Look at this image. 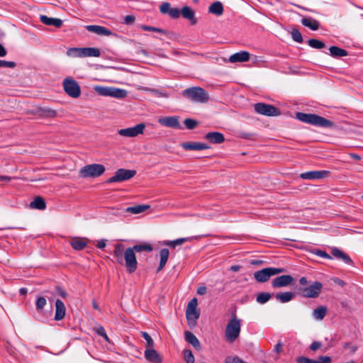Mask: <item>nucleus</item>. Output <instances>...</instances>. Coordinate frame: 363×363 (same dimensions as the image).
Masks as SVG:
<instances>
[{
    "mask_svg": "<svg viewBox=\"0 0 363 363\" xmlns=\"http://www.w3.org/2000/svg\"><path fill=\"white\" fill-rule=\"evenodd\" d=\"M153 250L152 246L147 242L135 245L132 247H128L124 252L125 266L129 273H133L136 271L138 267V262L135 257V252H140L142 251L152 252Z\"/></svg>",
    "mask_w": 363,
    "mask_h": 363,
    "instance_id": "1",
    "label": "nucleus"
},
{
    "mask_svg": "<svg viewBox=\"0 0 363 363\" xmlns=\"http://www.w3.org/2000/svg\"><path fill=\"white\" fill-rule=\"evenodd\" d=\"M296 118L301 122L321 128H333L334 123L324 117L313 113L297 112Z\"/></svg>",
    "mask_w": 363,
    "mask_h": 363,
    "instance_id": "2",
    "label": "nucleus"
},
{
    "mask_svg": "<svg viewBox=\"0 0 363 363\" xmlns=\"http://www.w3.org/2000/svg\"><path fill=\"white\" fill-rule=\"evenodd\" d=\"M240 331L241 320L233 313L225 326V340L230 343L234 342L240 336Z\"/></svg>",
    "mask_w": 363,
    "mask_h": 363,
    "instance_id": "3",
    "label": "nucleus"
},
{
    "mask_svg": "<svg viewBox=\"0 0 363 363\" xmlns=\"http://www.w3.org/2000/svg\"><path fill=\"white\" fill-rule=\"evenodd\" d=\"M197 306L198 301L196 298H194L189 302L186 309V318L190 328L196 326V321L200 315V313L197 310Z\"/></svg>",
    "mask_w": 363,
    "mask_h": 363,
    "instance_id": "4",
    "label": "nucleus"
},
{
    "mask_svg": "<svg viewBox=\"0 0 363 363\" xmlns=\"http://www.w3.org/2000/svg\"><path fill=\"white\" fill-rule=\"evenodd\" d=\"M322 288V283L315 281L309 286L298 287L297 294L305 298H316L320 294Z\"/></svg>",
    "mask_w": 363,
    "mask_h": 363,
    "instance_id": "5",
    "label": "nucleus"
},
{
    "mask_svg": "<svg viewBox=\"0 0 363 363\" xmlns=\"http://www.w3.org/2000/svg\"><path fill=\"white\" fill-rule=\"evenodd\" d=\"M284 268L267 267L254 273V278L257 282L264 283L267 281L271 277L285 272Z\"/></svg>",
    "mask_w": 363,
    "mask_h": 363,
    "instance_id": "6",
    "label": "nucleus"
},
{
    "mask_svg": "<svg viewBox=\"0 0 363 363\" xmlns=\"http://www.w3.org/2000/svg\"><path fill=\"white\" fill-rule=\"evenodd\" d=\"M105 172V167L101 164H91L84 166L80 169V175L83 178L98 177Z\"/></svg>",
    "mask_w": 363,
    "mask_h": 363,
    "instance_id": "7",
    "label": "nucleus"
},
{
    "mask_svg": "<svg viewBox=\"0 0 363 363\" xmlns=\"http://www.w3.org/2000/svg\"><path fill=\"white\" fill-rule=\"evenodd\" d=\"M182 96L189 100L196 102L204 101V90L201 87H191L182 92Z\"/></svg>",
    "mask_w": 363,
    "mask_h": 363,
    "instance_id": "8",
    "label": "nucleus"
},
{
    "mask_svg": "<svg viewBox=\"0 0 363 363\" xmlns=\"http://www.w3.org/2000/svg\"><path fill=\"white\" fill-rule=\"evenodd\" d=\"M136 174L135 170L119 169L114 175L107 180V183L123 182L130 179Z\"/></svg>",
    "mask_w": 363,
    "mask_h": 363,
    "instance_id": "9",
    "label": "nucleus"
},
{
    "mask_svg": "<svg viewBox=\"0 0 363 363\" xmlns=\"http://www.w3.org/2000/svg\"><path fill=\"white\" fill-rule=\"evenodd\" d=\"M254 108L256 113L267 116H276L280 114L279 108L264 103L255 104Z\"/></svg>",
    "mask_w": 363,
    "mask_h": 363,
    "instance_id": "10",
    "label": "nucleus"
},
{
    "mask_svg": "<svg viewBox=\"0 0 363 363\" xmlns=\"http://www.w3.org/2000/svg\"><path fill=\"white\" fill-rule=\"evenodd\" d=\"M63 88L65 93L72 98H78L81 94L79 85L72 79H65L63 81Z\"/></svg>",
    "mask_w": 363,
    "mask_h": 363,
    "instance_id": "11",
    "label": "nucleus"
},
{
    "mask_svg": "<svg viewBox=\"0 0 363 363\" xmlns=\"http://www.w3.org/2000/svg\"><path fill=\"white\" fill-rule=\"evenodd\" d=\"M145 125L143 123H139L134 127H130L128 128L120 129L118 133L120 135L123 137L133 138L136 137L140 134H143L145 130Z\"/></svg>",
    "mask_w": 363,
    "mask_h": 363,
    "instance_id": "12",
    "label": "nucleus"
},
{
    "mask_svg": "<svg viewBox=\"0 0 363 363\" xmlns=\"http://www.w3.org/2000/svg\"><path fill=\"white\" fill-rule=\"evenodd\" d=\"M158 123L164 127L183 129L179 121V117L177 116H165L161 117L158 119Z\"/></svg>",
    "mask_w": 363,
    "mask_h": 363,
    "instance_id": "13",
    "label": "nucleus"
},
{
    "mask_svg": "<svg viewBox=\"0 0 363 363\" xmlns=\"http://www.w3.org/2000/svg\"><path fill=\"white\" fill-rule=\"evenodd\" d=\"M330 172L325 170L311 171L301 173L300 177L307 180H318L328 177Z\"/></svg>",
    "mask_w": 363,
    "mask_h": 363,
    "instance_id": "14",
    "label": "nucleus"
},
{
    "mask_svg": "<svg viewBox=\"0 0 363 363\" xmlns=\"http://www.w3.org/2000/svg\"><path fill=\"white\" fill-rule=\"evenodd\" d=\"M33 113L41 118H55L57 116V111L49 107H37Z\"/></svg>",
    "mask_w": 363,
    "mask_h": 363,
    "instance_id": "15",
    "label": "nucleus"
},
{
    "mask_svg": "<svg viewBox=\"0 0 363 363\" xmlns=\"http://www.w3.org/2000/svg\"><path fill=\"white\" fill-rule=\"evenodd\" d=\"M294 280L291 275H281L274 279L272 285L274 288L284 287L291 284Z\"/></svg>",
    "mask_w": 363,
    "mask_h": 363,
    "instance_id": "16",
    "label": "nucleus"
},
{
    "mask_svg": "<svg viewBox=\"0 0 363 363\" xmlns=\"http://www.w3.org/2000/svg\"><path fill=\"white\" fill-rule=\"evenodd\" d=\"M125 250L124 248V245L121 243H116L114 245V249L113 251V256L114 260L118 264L123 265L125 264V259H124V252Z\"/></svg>",
    "mask_w": 363,
    "mask_h": 363,
    "instance_id": "17",
    "label": "nucleus"
},
{
    "mask_svg": "<svg viewBox=\"0 0 363 363\" xmlns=\"http://www.w3.org/2000/svg\"><path fill=\"white\" fill-rule=\"evenodd\" d=\"M145 359L152 363H162V357L153 349V347L146 348L145 351Z\"/></svg>",
    "mask_w": 363,
    "mask_h": 363,
    "instance_id": "18",
    "label": "nucleus"
},
{
    "mask_svg": "<svg viewBox=\"0 0 363 363\" xmlns=\"http://www.w3.org/2000/svg\"><path fill=\"white\" fill-rule=\"evenodd\" d=\"M86 28L88 31L96 33L99 35L109 36L113 34L112 31L106 28L101 26L90 25L86 26Z\"/></svg>",
    "mask_w": 363,
    "mask_h": 363,
    "instance_id": "19",
    "label": "nucleus"
},
{
    "mask_svg": "<svg viewBox=\"0 0 363 363\" xmlns=\"http://www.w3.org/2000/svg\"><path fill=\"white\" fill-rule=\"evenodd\" d=\"M66 313V308L64 303L60 300L57 299L55 301V320H62Z\"/></svg>",
    "mask_w": 363,
    "mask_h": 363,
    "instance_id": "20",
    "label": "nucleus"
},
{
    "mask_svg": "<svg viewBox=\"0 0 363 363\" xmlns=\"http://www.w3.org/2000/svg\"><path fill=\"white\" fill-rule=\"evenodd\" d=\"M250 55L247 51H241L230 55L229 61L232 63L244 62L250 60Z\"/></svg>",
    "mask_w": 363,
    "mask_h": 363,
    "instance_id": "21",
    "label": "nucleus"
},
{
    "mask_svg": "<svg viewBox=\"0 0 363 363\" xmlns=\"http://www.w3.org/2000/svg\"><path fill=\"white\" fill-rule=\"evenodd\" d=\"M206 139L211 143L220 144L224 142L223 134L219 132H210L206 134Z\"/></svg>",
    "mask_w": 363,
    "mask_h": 363,
    "instance_id": "22",
    "label": "nucleus"
},
{
    "mask_svg": "<svg viewBox=\"0 0 363 363\" xmlns=\"http://www.w3.org/2000/svg\"><path fill=\"white\" fill-rule=\"evenodd\" d=\"M40 19L43 23L47 26H53L56 28H60L62 25V21L60 18H54L42 15L40 16Z\"/></svg>",
    "mask_w": 363,
    "mask_h": 363,
    "instance_id": "23",
    "label": "nucleus"
},
{
    "mask_svg": "<svg viewBox=\"0 0 363 363\" xmlns=\"http://www.w3.org/2000/svg\"><path fill=\"white\" fill-rule=\"evenodd\" d=\"M182 147L185 150H203L204 143L199 142H185L181 144Z\"/></svg>",
    "mask_w": 363,
    "mask_h": 363,
    "instance_id": "24",
    "label": "nucleus"
},
{
    "mask_svg": "<svg viewBox=\"0 0 363 363\" xmlns=\"http://www.w3.org/2000/svg\"><path fill=\"white\" fill-rule=\"evenodd\" d=\"M185 340L191 345L195 349L200 350L201 345L198 338L191 332L185 331L184 333Z\"/></svg>",
    "mask_w": 363,
    "mask_h": 363,
    "instance_id": "25",
    "label": "nucleus"
},
{
    "mask_svg": "<svg viewBox=\"0 0 363 363\" xmlns=\"http://www.w3.org/2000/svg\"><path fill=\"white\" fill-rule=\"evenodd\" d=\"M88 241L86 238H75L71 240L70 245L74 250H82L86 246Z\"/></svg>",
    "mask_w": 363,
    "mask_h": 363,
    "instance_id": "26",
    "label": "nucleus"
},
{
    "mask_svg": "<svg viewBox=\"0 0 363 363\" xmlns=\"http://www.w3.org/2000/svg\"><path fill=\"white\" fill-rule=\"evenodd\" d=\"M184 18H186L191 21L192 25L195 24L196 21L194 18V11L189 6H184L181 9V14Z\"/></svg>",
    "mask_w": 363,
    "mask_h": 363,
    "instance_id": "27",
    "label": "nucleus"
},
{
    "mask_svg": "<svg viewBox=\"0 0 363 363\" xmlns=\"http://www.w3.org/2000/svg\"><path fill=\"white\" fill-rule=\"evenodd\" d=\"M208 12L216 15V16H221L223 13V6L222 3L220 1L213 2L208 7Z\"/></svg>",
    "mask_w": 363,
    "mask_h": 363,
    "instance_id": "28",
    "label": "nucleus"
},
{
    "mask_svg": "<svg viewBox=\"0 0 363 363\" xmlns=\"http://www.w3.org/2000/svg\"><path fill=\"white\" fill-rule=\"evenodd\" d=\"M301 23L309 28H311L312 30H317L319 28L320 23L319 22L313 19L312 18H303L301 19Z\"/></svg>",
    "mask_w": 363,
    "mask_h": 363,
    "instance_id": "29",
    "label": "nucleus"
},
{
    "mask_svg": "<svg viewBox=\"0 0 363 363\" xmlns=\"http://www.w3.org/2000/svg\"><path fill=\"white\" fill-rule=\"evenodd\" d=\"M330 55L335 58L345 57L348 55V52L346 50L340 48L337 46H331L329 48Z\"/></svg>",
    "mask_w": 363,
    "mask_h": 363,
    "instance_id": "30",
    "label": "nucleus"
},
{
    "mask_svg": "<svg viewBox=\"0 0 363 363\" xmlns=\"http://www.w3.org/2000/svg\"><path fill=\"white\" fill-rule=\"evenodd\" d=\"M169 250L167 248H163L160 252V265L157 269V272H160L162 270L164 267L165 266L168 258H169Z\"/></svg>",
    "mask_w": 363,
    "mask_h": 363,
    "instance_id": "31",
    "label": "nucleus"
},
{
    "mask_svg": "<svg viewBox=\"0 0 363 363\" xmlns=\"http://www.w3.org/2000/svg\"><path fill=\"white\" fill-rule=\"evenodd\" d=\"M30 208L44 210L46 208V203L43 198L41 196H36L30 204Z\"/></svg>",
    "mask_w": 363,
    "mask_h": 363,
    "instance_id": "32",
    "label": "nucleus"
},
{
    "mask_svg": "<svg viewBox=\"0 0 363 363\" xmlns=\"http://www.w3.org/2000/svg\"><path fill=\"white\" fill-rule=\"evenodd\" d=\"M275 297L281 303H287L292 300L294 294L289 291L278 293L276 294Z\"/></svg>",
    "mask_w": 363,
    "mask_h": 363,
    "instance_id": "33",
    "label": "nucleus"
},
{
    "mask_svg": "<svg viewBox=\"0 0 363 363\" xmlns=\"http://www.w3.org/2000/svg\"><path fill=\"white\" fill-rule=\"evenodd\" d=\"M67 55L71 57H84V48H72L67 50Z\"/></svg>",
    "mask_w": 363,
    "mask_h": 363,
    "instance_id": "34",
    "label": "nucleus"
},
{
    "mask_svg": "<svg viewBox=\"0 0 363 363\" xmlns=\"http://www.w3.org/2000/svg\"><path fill=\"white\" fill-rule=\"evenodd\" d=\"M150 208L148 205H136L126 208V212L133 214H138L145 211Z\"/></svg>",
    "mask_w": 363,
    "mask_h": 363,
    "instance_id": "35",
    "label": "nucleus"
},
{
    "mask_svg": "<svg viewBox=\"0 0 363 363\" xmlns=\"http://www.w3.org/2000/svg\"><path fill=\"white\" fill-rule=\"evenodd\" d=\"M327 313V308L325 306H319L313 310V315L317 320H323Z\"/></svg>",
    "mask_w": 363,
    "mask_h": 363,
    "instance_id": "36",
    "label": "nucleus"
},
{
    "mask_svg": "<svg viewBox=\"0 0 363 363\" xmlns=\"http://www.w3.org/2000/svg\"><path fill=\"white\" fill-rule=\"evenodd\" d=\"M101 55V52L96 48H84V57H98Z\"/></svg>",
    "mask_w": 363,
    "mask_h": 363,
    "instance_id": "37",
    "label": "nucleus"
},
{
    "mask_svg": "<svg viewBox=\"0 0 363 363\" xmlns=\"http://www.w3.org/2000/svg\"><path fill=\"white\" fill-rule=\"evenodd\" d=\"M127 96V91L124 89L111 87V96L117 99H123Z\"/></svg>",
    "mask_w": 363,
    "mask_h": 363,
    "instance_id": "38",
    "label": "nucleus"
},
{
    "mask_svg": "<svg viewBox=\"0 0 363 363\" xmlns=\"http://www.w3.org/2000/svg\"><path fill=\"white\" fill-rule=\"evenodd\" d=\"M272 297V294L268 292H262L257 294L256 301L261 304L267 303Z\"/></svg>",
    "mask_w": 363,
    "mask_h": 363,
    "instance_id": "39",
    "label": "nucleus"
},
{
    "mask_svg": "<svg viewBox=\"0 0 363 363\" xmlns=\"http://www.w3.org/2000/svg\"><path fill=\"white\" fill-rule=\"evenodd\" d=\"M308 44L310 47L315 49H322L325 47V44L323 41L313 38L308 40Z\"/></svg>",
    "mask_w": 363,
    "mask_h": 363,
    "instance_id": "40",
    "label": "nucleus"
},
{
    "mask_svg": "<svg viewBox=\"0 0 363 363\" xmlns=\"http://www.w3.org/2000/svg\"><path fill=\"white\" fill-rule=\"evenodd\" d=\"M111 87L96 86L94 90L101 96H110Z\"/></svg>",
    "mask_w": 363,
    "mask_h": 363,
    "instance_id": "41",
    "label": "nucleus"
},
{
    "mask_svg": "<svg viewBox=\"0 0 363 363\" xmlns=\"http://www.w3.org/2000/svg\"><path fill=\"white\" fill-rule=\"evenodd\" d=\"M183 357L186 363H194V357L190 350L185 349L183 351Z\"/></svg>",
    "mask_w": 363,
    "mask_h": 363,
    "instance_id": "42",
    "label": "nucleus"
},
{
    "mask_svg": "<svg viewBox=\"0 0 363 363\" xmlns=\"http://www.w3.org/2000/svg\"><path fill=\"white\" fill-rule=\"evenodd\" d=\"M46 303H47V301H46L45 298H44L43 296L38 297L35 302L36 310L38 312L42 311V310L45 306Z\"/></svg>",
    "mask_w": 363,
    "mask_h": 363,
    "instance_id": "43",
    "label": "nucleus"
},
{
    "mask_svg": "<svg viewBox=\"0 0 363 363\" xmlns=\"http://www.w3.org/2000/svg\"><path fill=\"white\" fill-rule=\"evenodd\" d=\"M184 123L189 130L194 129L199 124L197 121L191 118L185 119Z\"/></svg>",
    "mask_w": 363,
    "mask_h": 363,
    "instance_id": "44",
    "label": "nucleus"
},
{
    "mask_svg": "<svg viewBox=\"0 0 363 363\" xmlns=\"http://www.w3.org/2000/svg\"><path fill=\"white\" fill-rule=\"evenodd\" d=\"M291 37L293 40L297 43H303V37L301 32L297 29H293L291 33Z\"/></svg>",
    "mask_w": 363,
    "mask_h": 363,
    "instance_id": "45",
    "label": "nucleus"
},
{
    "mask_svg": "<svg viewBox=\"0 0 363 363\" xmlns=\"http://www.w3.org/2000/svg\"><path fill=\"white\" fill-rule=\"evenodd\" d=\"M94 331L96 334H98L99 336L103 337L106 341L109 342L108 337L106 335V333L104 327H102V326L96 327L94 328Z\"/></svg>",
    "mask_w": 363,
    "mask_h": 363,
    "instance_id": "46",
    "label": "nucleus"
},
{
    "mask_svg": "<svg viewBox=\"0 0 363 363\" xmlns=\"http://www.w3.org/2000/svg\"><path fill=\"white\" fill-rule=\"evenodd\" d=\"M186 241V238H179V239H177L175 240L168 241V242H165L164 245L174 247L177 245H182Z\"/></svg>",
    "mask_w": 363,
    "mask_h": 363,
    "instance_id": "47",
    "label": "nucleus"
},
{
    "mask_svg": "<svg viewBox=\"0 0 363 363\" xmlns=\"http://www.w3.org/2000/svg\"><path fill=\"white\" fill-rule=\"evenodd\" d=\"M142 336L147 342V348H150V347H154V341L147 333L143 332Z\"/></svg>",
    "mask_w": 363,
    "mask_h": 363,
    "instance_id": "48",
    "label": "nucleus"
},
{
    "mask_svg": "<svg viewBox=\"0 0 363 363\" xmlns=\"http://www.w3.org/2000/svg\"><path fill=\"white\" fill-rule=\"evenodd\" d=\"M141 28L143 30H146V31H154V32H157V33H164V31L162 29L158 28H156V27H152V26H149L143 25V26H141Z\"/></svg>",
    "mask_w": 363,
    "mask_h": 363,
    "instance_id": "49",
    "label": "nucleus"
},
{
    "mask_svg": "<svg viewBox=\"0 0 363 363\" xmlns=\"http://www.w3.org/2000/svg\"><path fill=\"white\" fill-rule=\"evenodd\" d=\"M170 9V4L167 2L162 3L160 7V12L164 14L169 13Z\"/></svg>",
    "mask_w": 363,
    "mask_h": 363,
    "instance_id": "50",
    "label": "nucleus"
},
{
    "mask_svg": "<svg viewBox=\"0 0 363 363\" xmlns=\"http://www.w3.org/2000/svg\"><path fill=\"white\" fill-rule=\"evenodd\" d=\"M55 290L56 294L58 296H60V297H62L63 298H67L68 294L66 292V291L64 289H62V287L57 286H55Z\"/></svg>",
    "mask_w": 363,
    "mask_h": 363,
    "instance_id": "51",
    "label": "nucleus"
},
{
    "mask_svg": "<svg viewBox=\"0 0 363 363\" xmlns=\"http://www.w3.org/2000/svg\"><path fill=\"white\" fill-rule=\"evenodd\" d=\"M343 348L348 349L350 354H354L357 352L358 347L356 345H352L350 342H345L343 345Z\"/></svg>",
    "mask_w": 363,
    "mask_h": 363,
    "instance_id": "52",
    "label": "nucleus"
},
{
    "mask_svg": "<svg viewBox=\"0 0 363 363\" xmlns=\"http://www.w3.org/2000/svg\"><path fill=\"white\" fill-rule=\"evenodd\" d=\"M16 63L11 61H5L0 60V67H10L14 68L16 67Z\"/></svg>",
    "mask_w": 363,
    "mask_h": 363,
    "instance_id": "53",
    "label": "nucleus"
},
{
    "mask_svg": "<svg viewBox=\"0 0 363 363\" xmlns=\"http://www.w3.org/2000/svg\"><path fill=\"white\" fill-rule=\"evenodd\" d=\"M344 253L345 252L337 247H334L331 250L332 255L339 259H340Z\"/></svg>",
    "mask_w": 363,
    "mask_h": 363,
    "instance_id": "54",
    "label": "nucleus"
},
{
    "mask_svg": "<svg viewBox=\"0 0 363 363\" xmlns=\"http://www.w3.org/2000/svg\"><path fill=\"white\" fill-rule=\"evenodd\" d=\"M181 14V10L177 8H171L169 15L173 18H177Z\"/></svg>",
    "mask_w": 363,
    "mask_h": 363,
    "instance_id": "55",
    "label": "nucleus"
},
{
    "mask_svg": "<svg viewBox=\"0 0 363 363\" xmlns=\"http://www.w3.org/2000/svg\"><path fill=\"white\" fill-rule=\"evenodd\" d=\"M135 16L132 15H128L124 17L123 21L122 23L125 25H130L133 24L135 21Z\"/></svg>",
    "mask_w": 363,
    "mask_h": 363,
    "instance_id": "56",
    "label": "nucleus"
},
{
    "mask_svg": "<svg viewBox=\"0 0 363 363\" xmlns=\"http://www.w3.org/2000/svg\"><path fill=\"white\" fill-rule=\"evenodd\" d=\"M315 255L322 258H325V259H332V257L330 255H329L325 251H323L320 250H318L315 252Z\"/></svg>",
    "mask_w": 363,
    "mask_h": 363,
    "instance_id": "57",
    "label": "nucleus"
},
{
    "mask_svg": "<svg viewBox=\"0 0 363 363\" xmlns=\"http://www.w3.org/2000/svg\"><path fill=\"white\" fill-rule=\"evenodd\" d=\"M340 259L342 260L345 264H347L349 265L353 264V261L352 260V259L345 253L343 254Z\"/></svg>",
    "mask_w": 363,
    "mask_h": 363,
    "instance_id": "58",
    "label": "nucleus"
},
{
    "mask_svg": "<svg viewBox=\"0 0 363 363\" xmlns=\"http://www.w3.org/2000/svg\"><path fill=\"white\" fill-rule=\"evenodd\" d=\"M322 344L320 342L314 341L310 345V349L313 351L318 350L321 347Z\"/></svg>",
    "mask_w": 363,
    "mask_h": 363,
    "instance_id": "59",
    "label": "nucleus"
},
{
    "mask_svg": "<svg viewBox=\"0 0 363 363\" xmlns=\"http://www.w3.org/2000/svg\"><path fill=\"white\" fill-rule=\"evenodd\" d=\"M318 361H320V363H330L331 358L328 356H320Z\"/></svg>",
    "mask_w": 363,
    "mask_h": 363,
    "instance_id": "60",
    "label": "nucleus"
},
{
    "mask_svg": "<svg viewBox=\"0 0 363 363\" xmlns=\"http://www.w3.org/2000/svg\"><path fill=\"white\" fill-rule=\"evenodd\" d=\"M298 363H311V359L305 357H299L297 358Z\"/></svg>",
    "mask_w": 363,
    "mask_h": 363,
    "instance_id": "61",
    "label": "nucleus"
},
{
    "mask_svg": "<svg viewBox=\"0 0 363 363\" xmlns=\"http://www.w3.org/2000/svg\"><path fill=\"white\" fill-rule=\"evenodd\" d=\"M96 247L100 249H103L106 247V240H101L98 241Z\"/></svg>",
    "mask_w": 363,
    "mask_h": 363,
    "instance_id": "62",
    "label": "nucleus"
},
{
    "mask_svg": "<svg viewBox=\"0 0 363 363\" xmlns=\"http://www.w3.org/2000/svg\"><path fill=\"white\" fill-rule=\"evenodd\" d=\"M299 283L301 285V286H306L308 284V280L305 277H303L299 279Z\"/></svg>",
    "mask_w": 363,
    "mask_h": 363,
    "instance_id": "63",
    "label": "nucleus"
},
{
    "mask_svg": "<svg viewBox=\"0 0 363 363\" xmlns=\"http://www.w3.org/2000/svg\"><path fill=\"white\" fill-rule=\"evenodd\" d=\"M12 179V177L8 176L0 175V181L9 182Z\"/></svg>",
    "mask_w": 363,
    "mask_h": 363,
    "instance_id": "64",
    "label": "nucleus"
}]
</instances>
